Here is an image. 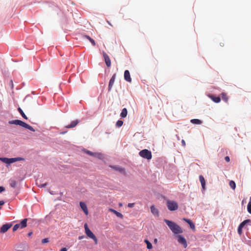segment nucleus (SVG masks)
Listing matches in <instances>:
<instances>
[{
	"mask_svg": "<svg viewBox=\"0 0 251 251\" xmlns=\"http://www.w3.org/2000/svg\"><path fill=\"white\" fill-rule=\"evenodd\" d=\"M164 222L174 234L181 233L182 232V230L180 227L175 223L166 219H164Z\"/></svg>",
	"mask_w": 251,
	"mask_h": 251,
	"instance_id": "1",
	"label": "nucleus"
},
{
	"mask_svg": "<svg viewBox=\"0 0 251 251\" xmlns=\"http://www.w3.org/2000/svg\"><path fill=\"white\" fill-rule=\"evenodd\" d=\"M9 124L10 125H19L33 132L35 131L31 126L19 120L10 121H9Z\"/></svg>",
	"mask_w": 251,
	"mask_h": 251,
	"instance_id": "2",
	"label": "nucleus"
},
{
	"mask_svg": "<svg viewBox=\"0 0 251 251\" xmlns=\"http://www.w3.org/2000/svg\"><path fill=\"white\" fill-rule=\"evenodd\" d=\"M24 158L22 157H15V158H8L6 157H0V160L2 162L6 163L7 164H10L14 162L18 161L24 160Z\"/></svg>",
	"mask_w": 251,
	"mask_h": 251,
	"instance_id": "3",
	"label": "nucleus"
},
{
	"mask_svg": "<svg viewBox=\"0 0 251 251\" xmlns=\"http://www.w3.org/2000/svg\"><path fill=\"white\" fill-rule=\"evenodd\" d=\"M84 228L85 230V233L87 236L90 238L93 239L95 242V244H98V239L94 233L90 230L88 228V226L86 224L84 225Z\"/></svg>",
	"mask_w": 251,
	"mask_h": 251,
	"instance_id": "4",
	"label": "nucleus"
},
{
	"mask_svg": "<svg viewBox=\"0 0 251 251\" xmlns=\"http://www.w3.org/2000/svg\"><path fill=\"white\" fill-rule=\"evenodd\" d=\"M139 154L141 157L148 160H150L152 158L151 151L147 149H144L141 151L139 152Z\"/></svg>",
	"mask_w": 251,
	"mask_h": 251,
	"instance_id": "5",
	"label": "nucleus"
},
{
	"mask_svg": "<svg viewBox=\"0 0 251 251\" xmlns=\"http://www.w3.org/2000/svg\"><path fill=\"white\" fill-rule=\"evenodd\" d=\"M167 206L169 210L170 211L176 210L178 207L177 202L174 201H167Z\"/></svg>",
	"mask_w": 251,
	"mask_h": 251,
	"instance_id": "6",
	"label": "nucleus"
},
{
	"mask_svg": "<svg viewBox=\"0 0 251 251\" xmlns=\"http://www.w3.org/2000/svg\"><path fill=\"white\" fill-rule=\"evenodd\" d=\"M251 222V220L250 219L246 220L242 222L239 226L238 227V233L241 235L242 234V228L245 226V225L247 223Z\"/></svg>",
	"mask_w": 251,
	"mask_h": 251,
	"instance_id": "7",
	"label": "nucleus"
},
{
	"mask_svg": "<svg viewBox=\"0 0 251 251\" xmlns=\"http://www.w3.org/2000/svg\"><path fill=\"white\" fill-rule=\"evenodd\" d=\"M102 54H103V57H104V61H105V64H106V66L108 67H110V66H111V60H110V59L109 56L104 51H103Z\"/></svg>",
	"mask_w": 251,
	"mask_h": 251,
	"instance_id": "8",
	"label": "nucleus"
},
{
	"mask_svg": "<svg viewBox=\"0 0 251 251\" xmlns=\"http://www.w3.org/2000/svg\"><path fill=\"white\" fill-rule=\"evenodd\" d=\"M12 226L11 224H6L3 225L0 228V232L5 233Z\"/></svg>",
	"mask_w": 251,
	"mask_h": 251,
	"instance_id": "9",
	"label": "nucleus"
},
{
	"mask_svg": "<svg viewBox=\"0 0 251 251\" xmlns=\"http://www.w3.org/2000/svg\"><path fill=\"white\" fill-rule=\"evenodd\" d=\"M177 237H178V242L179 243H181L182 245H183L184 247L185 248H186L187 246V245L186 240L185 239V238L183 237V236H182L181 235H178Z\"/></svg>",
	"mask_w": 251,
	"mask_h": 251,
	"instance_id": "10",
	"label": "nucleus"
},
{
	"mask_svg": "<svg viewBox=\"0 0 251 251\" xmlns=\"http://www.w3.org/2000/svg\"><path fill=\"white\" fill-rule=\"evenodd\" d=\"M116 74H114L109 81V85H108V90L109 91L111 90V89H112V88L113 86V84L114 83L115 80L116 78Z\"/></svg>",
	"mask_w": 251,
	"mask_h": 251,
	"instance_id": "11",
	"label": "nucleus"
},
{
	"mask_svg": "<svg viewBox=\"0 0 251 251\" xmlns=\"http://www.w3.org/2000/svg\"><path fill=\"white\" fill-rule=\"evenodd\" d=\"M124 78L127 82H130L131 81V78L130 77V73L129 71L126 70L125 71Z\"/></svg>",
	"mask_w": 251,
	"mask_h": 251,
	"instance_id": "12",
	"label": "nucleus"
},
{
	"mask_svg": "<svg viewBox=\"0 0 251 251\" xmlns=\"http://www.w3.org/2000/svg\"><path fill=\"white\" fill-rule=\"evenodd\" d=\"M199 179L201 182L202 190L204 191L205 189V180L204 177L202 175L199 176Z\"/></svg>",
	"mask_w": 251,
	"mask_h": 251,
	"instance_id": "13",
	"label": "nucleus"
},
{
	"mask_svg": "<svg viewBox=\"0 0 251 251\" xmlns=\"http://www.w3.org/2000/svg\"><path fill=\"white\" fill-rule=\"evenodd\" d=\"M80 206L86 215H88V211L86 204L83 202H80Z\"/></svg>",
	"mask_w": 251,
	"mask_h": 251,
	"instance_id": "14",
	"label": "nucleus"
},
{
	"mask_svg": "<svg viewBox=\"0 0 251 251\" xmlns=\"http://www.w3.org/2000/svg\"><path fill=\"white\" fill-rule=\"evenodd\" d=\"M79 121L77 120L72 121L70 125L66 126L65 127L67 128L75 127L78 123Z\"/></svg>",
	"mask_w": 251,
	"mask_h": 251,
	"instance_id": "15",
	"label": "nucleus"
},
{
	"mask_svg": "<svg viewBox=\"0 0 251 251\" xmlns=\"http://www.w3.org/2000/svg\"><path fill=\"white\" fill-rule=\"evenodd\" d=\"M183 220L185 221L186 223H187L189 225L191 228H192L193 230H195V225L192 222V221L191 220L188 219H186V218H183Z\"/></svg>",
	"mask_w": 251,
	"mask_h": 251,
	"instance_id": "16",
	"label": "nucleus"
},
{
	"mask_svg": "<svg viewBox=\"0 0 251 251\" xmlns=\"http://www.w3.org/2000/svg\"><path fill=\"white\" fill-rule=\"evenodd\" d=\"M209 97L216 103H219L221 101V98L219 97H215L212 95H210Z\"/></svg>",
	"mask_w": 251,
	"mask_h": 251,
	"instance_id": "17",
	"label": "nucleus"
},
{
	"mask_svg": "<svg viewBox=\"0 0 251 251\" xmlns=\"http://www.w3.org/2000/svg\"><path fill=\"white\" fill-rule=\"evenodd\" d=\"M127 110L126 108H124L122 110V112L120 114V116L121 117V118H124L126 117V116H127Z\"/></svg>",
	"mask_w": 251,
	"mask_h": 251,
	"instance_id": "18",
	"label": "nucleus"
},
{
	"mask_svg": "<svg viewBox=\"0 0 251 251\" xmlns=\"http://www.w3.org/2000/svg\"><path fill=\"white\" fill-rule=\"evenodd\" d=\"M27 221V219H26V218L23 219L21 221V223L20 224V226H21V228L25 227L27 226V224H26Z\"/></svg>",
	"mask_w": 251,
	"mask_h": 251,
	"instance_id": "19",
	"label": "nucleus"
},
{
	"mask_svg": "<svg viewBox=\"0 0 251 251\" xmlns=\"http://www.w3.org/2000/svg\"><path fill=\"white\" fill-rule=\"evenodd\" d=\"M111 168H112L114 170L119 171L121 173L125 172V169L122 167H120L117 166H111Z\"/></svg>",
	"mask_w": 251,
	"mask_h": 251,
	"instance_id": "20",
	"label": "nucleus"
},
{
	"mask_svg": "<svg viewBox=\"0 0 251 251\" xmlns=\"http://www.w3.org/2000/svg\"><path fill=\"white\" fill-rule=\"evenodd\" d=\"M109 210L114 213L117 217L120 218L123 217V215L121 213L117 212L115 210L110 208Z\"/></svg>",
	"mask_w": 251,
	"mask_h": 251,
	"instance_id": "21",
	"label": "nucleus"
},
{
	"mask_svg": "<svg viewBox=\"0 0 251 251\" xmlns=\"http://www.w3.org/2000/svg\"><path fill=\"white\" fill-rule=\"evenodd\" d=\"M151 210L152 214L154 215H158V210L154 206L152 205L151 207Z\"/></svg>",
	"mask_w": 251,
	"mask_h": 251,
	"instance_id": "22",
	"label": "nucleus"
},
{
	"mask_svg": "<svg viewBox=\"0 0 251 251\" xmlns=\"http://www.w3.org/2000/svg\"><path fill=\"white\" fill-rule=\"evenodd\" d=\"M221 96L222 100L225 101L226 102H227L228 100V97H227V95L225 93H222L221 94Z\"/></svg>",
	"mask_w": 251,
	"mask_h": 251,
	"instance_id": "23",
	"label": "nucleus"
},
{
	"mask_svg": "<svg viewBox=\"0 0 251 251\" xmlns=\"http://www.w3.org/2000/svg\"><path fill=\"white\" fill-rule=\"evenodd\" d=\"M191 123L193 124L200 125L202 123V122L199 119H194L191 120Z\"/></svg>",
	"mask_w": 251,
	"mask_h": 251,
	"instance_id": "24",
	"label": "nucleus"
},
{
	"mask_svg": "<svg viewBox=\"0 0 251 251\" xmlns=\"http://www.w3.org/2000/svg\"><path fill=\"white\" fill-rule=\"evenodd\" d=\"M10 185L13 188H15L17 185V182L15 180H10Z\"/></svg>",
	"mask_w": 251,
	"mask_h": 251,
	"instance_id": "25",
	"label": "nucleus"
},
{
	"mask_svg": "<svg viewBox=\"0 0 251 251\" xmlns=\"http://www.w3.org/2000/svg\"><path fill=\"white\" fill-rule=\"evenodd\" d=\"M144 242L147 244V247L148 249H151L152 248V244L147 239H145L144 240Z\"/></svg>",
	"mask_w": 251,
	"mask_h": 251,
	"instance_id": "26",
	"label": "nucleus"
},
{
	"mask_svg": "<svg viewBox=\"0 0 251 251\" xmlns=\"http://www.w3.org/2000/svg\"><path fill=\"white\" fill-rule=\"evenodd\" d=\"M18 111L20 113V114H21V115L22 116V117L27 120V117H26V116L25 115V114L24 113V112H23V111L22 110V109L21 108H18Z\"/></svg>",
	"mask_w": 251,
	"mask_h": 251,
	"instance_id": "27",
	"label": "nucleus"
},
{
	"mask_svg": "<svg viewBox=\"0 0 251 251\" xmlns=\"http://www.w3.org/2000/svg\"><path fill=\"white\" fill-rule=\"evenodd\" d=\"M229 186L233 190H234L235 189V187H236V184L235 183V182L233 180H231L230 181L229 183Z\"/></svg>",
	"mask_w": 251,
	"mask_h": 251,
	"instance_id": "28",
	"label": "nucleus"
},
{
	"mask_svg": "<svg viewBox=\"0 0 251 251\" xmlns=\"http://www.w3.org/2000/svg\"><path fill=\"white\" fill-rule=\"evenodd\" d=\"M19 228H21V226L20 224H17L14 225V226L13 227V231H15Z\"/></svg>",
	"mask_w": 251,
	"mask_h": 251,
	"instance_id": "29",
	"label": "nucleus"
},
{
	"mask_svg": "<svg viewBox=\"0 0 251 251\" xmlns=\"http://www.w3.org/2000/svg\"><path fill=\"white\" fill-rule=\"evenodd\" d=\"M93 156H95L99 159H101L102 157V154H101L100 153L96 152V153H94V155H93Z\"/></svg>",
	"mask_w": 251,
	"mask_h": 251,
	"instance_id": "30",
	"label": "nucleus"
},
{
	"mask_svg": "<svg viewBox=\"0 0 251 251\" xmlns=\"http://www.w3.org/2000/svg\"><path fill=\"white\" fill-rule=\"evenodd\" d=\"M123 125V122L121 120H118L116 123V126L121 127Z\"/></svg>",
	"mask_w": 251,
	"mask_h": 251,
	"instance_id": "31",
	"label": "nucleus"
},
{
	"mask_svg": "<svg viewBox=\"0 0 251 251\" xmlns=\"http://www.w3.org/2000/svg\"><path fill=\"white\" fill-rule=\"evenodd\" d=\"M84 151L89 155L93 156V155H94V153L90 151L84 150Z\"/></svg>",
	"mask_w": 251,
	"mask_h": 251,
	"instance_id": "32",
	"label": "nucleus"
},
{
	"mask_svg": "<svg viewBox=\"0 0 251 251\" xmlns=\"http://www.w3.org/2000/svg\"><path fill=\"white\" fill-rule=\"evenodd\" d=\"M247 210L249 213L251 214V202H249L247 206Z\"/></svg>",
	"mask_w": 251,
	"mask_h": 251,
	"instance_id": "33",
	"label": "nucleus"
},
{
	"mask_svg": "<svg viewBox=\"0 0 251 251\" xmlns=\"http://www.w3.org/2000/svg\"><path fill=\"white\" fill-rule=\"evenodd\" d=\"M41 242L42 244L47 243L49 242V239L48 238H44L42 240Z\"/></svg>",
	"mask_w": 251,
	"mask_h": 251,
	"instance_id": "34",
	"label": "nucleus"
},
{
	"mask_svg": "<svg viewBox=\"0 0 251 251\" xmlns=\"http://www.w3.org/2000/svg\"><path fill=\"white\" fill-rule=\"evenodd\" d=\"M89 41L93 46L96 45L95 41L92 38H90Z\"/></svg>",
	"mask_w": 251,
	"mask_h": 251,
	"instance_id": "35",
	"label": "nucleus"
},
{
	"mask_svg": "<svg viewBox=\"0 0 251 251\" xmlns=\"http://www.w3.org/2000/svg\"><path fill=\"white\" fill-rule=\"evenodd\" d=\"M135 203H129L128 204V207L130 208H132L134 206Z\"/></svg>",
	"mask_w": 251,
	"mask_h": 251,
	"instance_id": "36",
	"label": "nucleus"
},
{
	"mask_svg": "<svg viewBox=\"0 0 251 251\" xmlns=\"http://www.w3.org/2000/svg\"><path fill=\"white\" fill-rule=\"evenodd\" d=\"M46 185H47V183H43V184H40L38 185V186L39 187H45Z\"/></svg>",
	"mask_w": 251,
	"mask_h": 251,
	"instance_id": "37",
	"label": "nucleus"
},
{
	"mask_svg": "<svg viewBox=\"0 0 251 251\" xmlns=\"http://www.w3.org/2000/svg\"><path fill=\"white\" fill-rule=\"evenodd\" d=\"M225 160H226V161L227 162H229V161H230L229 157L228 156H226L225 157Z\"/></svg>",
	"mask_w": 251,
	"mask_h": 251,
	"instance_id": "38",
	"label": "nucleus"
},
{
	"mask_svg": "<svg viewBox=\"0 0 251 251\" xmlns=\"http://www.w3.org/2000/svg\"><path fill=\"white\" fill-rule=\"evenodd\" d=\"M5 191V188L3 186H0V193Z\"/></svg>",
	"mask_w": 251,
	"mask_h": 251,
	"instance_id": "39",
	"label": "nucleus"
},
{
	"mask_svg": "<svg viewBox=\"0 0 251 251\" xmlns=\"http://www.w3.org/2000/svg\"><path fill=\"white\" fill-rule=\"evenodd\" d=\"M181 143H182V145L183 146H185V145H186V143H185V141H184V140H182L181 141Z\"/></svg>",
	"mask_w": 251,
	"mask_h": 251,
	"instance_id": "40",
	"label": "nucleus"
},
{
	"mask_svg": "<svg viewBox=\"0 0 251 251\" xmlns=\"http://www.w3.org/2000/svg\"><path fill=\"white\" fill-rule=\"evenodd\" d=\"M5 203V202L3 201H0V206L3 205Z\"/></svg>",
	"mask_w": 251,
	"mask_h": 251,
	"instance_id": "41",
	"label": "nucleus"
},
{
	"mask_svg": "<svg viewBox=\"0 0 251 251\" xmlns=\"http://www.w3.org/2000/svg\"><path fill=\"white\" fill-rule=\"evenodd\" d=\"M84 37L88 39L89 40V39L90 38H91L90 36H88V35H84Z\"/></svg>",
	"mask_w": 251,
	"mask_h": 251,
	"instance_id": "42",
	"label": "nucleus"
},
{
	"mask_svg": "<svg viewBox=\"0 0 251 251\" xmlns=\"http://www.w3.org/2000/svg\"><path fill=\"white\" fill-rule=\"evenodd\" d=\"M67 249L66 248H62L60 251H67Z\"/></svg>",
	"mask_w": 251,
	"mask_h": 251,
	"instance_id": "43",
	"label": "nucleus"
},
{
	"mask_svg": "<svg viewBox=\"0 0 251 251\" xmlns=\"http://www.w3.org/2000/svg\"><path fill=\"white\" fill-rule=\"evenodd\" d=\"M32 234V232H29V233L27 234V235H28V236H30Z\"/></svg>",
	"mask_w": 251,
	"mask_h": 251,
	"instance_id": "44",
	"label": "nucleus"
},
{
	"mask_svg": "<svg viewBox=\"0 0 251 251\" xmlns=\"http://www.w3.org/2000/svg\"><path fill=\"white\" fill-rule=\"evenodd\" d=\"M83 237H84L83 236H79L78 239H81L83 238Z\"/></svg>",
	"mask_w": 251,
	"mask_h": 251,
	"instance_id": "45",
	"label": "nucleus"
},
{
	"mask_svg": "<svg viewBox=\"0 0 251 251\" xmlns=\"http://www.w3.org/2000/svg\"><path fill=\"white\" fill-rule=\"evenodd\" d=\"M154 242H155V243H157V239H155L154 240Z\"/></svg>",
	"mask_w": 251,
	"mask_h": 251,
	"instance_id": "46",
	"label": "nucleus"
},
{
	"mask_svg": "<svg viewBox=\"0 0 251 251\" xmlns=\"http://www.w3.org/2000/svg\"><path fill=\"white\" fill-rule=\"evenodd\" d=\"M107 23H108V24L109 25H110L111 26H112V25L109 22V21H107Z\"/></svg>",
	"mask_w": 251,
	"mask_h": 251,
	"instance_id": "47",
	"label": "nucleus"
},
{
	"mask_svg": "<svg viewBox=\"0 0 251 251\" xmlns=\"http://www.w3.org/2000/svg\"><path fill=\"white\" fill-rule=\"evenodd\" d=\"M244 202H245V201H242V203H243Z\"/></svg>",
	"mask_w": 251,
	"mask_h": 251,
	"instance_id": "48",
	"label": "nucleus"
},
{
	"mask_svg": "<svg viewBox=\"0 0 251 251\" xmlns=\"http://www.w3.org/2000/svg\"><path fill=\"white\" fill-rule=\"evenodd\" d=\"M244 202H245V201H242V203H243Z\"/></svg>",
	"mask_w": 251,
	"mask_h": 251,
	"instance_id": "49",
	"label": "nucleus"
}]
</instances>
